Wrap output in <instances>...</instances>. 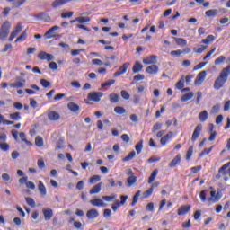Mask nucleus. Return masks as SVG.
Here are the masks:
<instances>
[{"label":"nucleus","mask_w":230,"mask_h":230,"mask_svg":"<svg viewBox=\"0 0 230 230\" xmlns=\"http://www.w3.org/2000/svg\"><path fill=\"white\" fill-rule=\"evenodd\" d=\"M208 118V111H203L199 112V119L201 121V123H204V121H207Z\"/></svg>","instance_id":"obj_23"},{"label":"nucleus","mask_w":230,"mask_h":230,"mask_svg":"<svg viewBox=\"0 0 230 230\" xmlns=\"http://www.w3.org/2000/svg\"><path fill=\"white\" fill-rule=\"evenodd\" d=\"M230 166V162H228L227 164H225L219 170V173L221 174V176L223 177L224 175H227V172H226V170H227V168H229Z\"/></svg>","instance_id":"obj_27"},{"label":"nucleus","mask_w":230,"mask_h":230,"mask_svg":"<svg viewBox=\"0 0 230 230\" xmlns=\"http://www.w3.org/2000/svg\"><path fill=\"white\" fill-rule=\"evenodd\" d=\"M191 209V206L190 205H182L178 208V215H186V213H190V210Z\"/></svg>","instance_id":"obj_14"},{"label":"nucleus","mask_w":230,"mask_h":230,"mask_svg":"<svg viewBox=\"0 0 230 230\" xmlns=\"http://www.w3.org/2000/svg\"><path fill=\"white\" fill-rule=\"evenodd\" d=\"M152 193H154V188H149L147 190H146L143 195L145 199H148V197H150V195H152Z\"/></svg>","instance_id":"obj_52"},{"label":"nucleus","mask_w":230,"mask_h":230,"mask_svg":"<svg viewBox=\"0 0 230 230\" xmlns=\"http://www.w3.org/2000/svg\"><path fill=\"white\" fill-rule=\"evenodd\" d=\"M208 193V190H202L199 194V197L201 199L202 202H206V195Z\"/></svg>","instance_id":"obj_64"},{"label":"nucleus","mask_w":230,"mask_h":230,"mask_svg":"<svg viewBox=\"0 0 230 230\" xmlns=\"http://www.w3.org/2000/svg\"><path fill=\"white\" fill-rule=\"evenodd\" d=\"M27 37L26 31H23L15 40V42H21L22 40H25Z\"/></svg>","instance_id":"obj_53"},{"label":"nucleus","mask_w":230,"mask_h":230,"mask_svg":"<svg viewBox=\"0 0 230 230\" xmlns=\"http://www.w3.org/2000/svg\"><path fill=\"white\" fill-rule=\"evenodd\" d=\"M12 28V23L9 21H5L0 29V40H4L6 37L10 34V29Z\"/></svg>","instance_id":"obj_2"},{"label":"nucleus","mask_w":230,"mask_h":230,"mask_svg":"<svg viewBox=\"0 0 230 230\" xmlns=\"http://www.w3.org/2000/svg\"><path fill=\"white\" fill-rule=\"evenodd\" d=\"M90 203L93 206H97L98 208L103 206V200H102L101 199H91Z\"/></svg>","instance_id":"obj_28"},{"label":"nucleus","mask_w":230,"mask_h":230,"mask_svg":"<svg viewBox=\"0 0 230 230\" xmlns=\"http://www.w3.org/2000/svg\"><path fill=\"white\" fill-rule=\"evenodd\" d=\"M49 67V69H53V71H57V69H58V65L56 62H50Z\"/></svg>","instance_id":"obj_60"},{"label":"nucleus","mask_w":230,"mask_h":230,"mask_svg":"<svg viewBox=\"0 0 230 230\" xmlns=\"http://www.w3.org/2000/svg\"><path fill=\"white\" fill-rule=\"evenodd\" d=\"M218 111H220V104H216L212 107L211 112L213 114H217V112H218Z\"/></svg>","instance_id":"obj_63"},{"label":"nucleus","mask_w":230,"mask_h":230,"mask_svg":"<svg viewBox=\"0 0 230 230\" xmlns=\"http://www.w3.org/2000/svg\"><path fill=\"white\" fill-rule=\"evenodd\" d=\"M102 191V182L97 183L95 186H93L89 193L90 195H96V193H100Z\"/></svg>","instance_id":"obj_19"},{"label":"nucleus","mask_w":230,"mask_h":230,"mask_svg":"<svg viewBox=\"0 0 230 230\" xmlns=\"http://www.w3.org/2000/svg\"><path fill=\"white\" fill-rule=\"evenodd\" d=\"M38 190L41 195L46 196V186H44V183L41 181H39Z\"/></svg>","instance_id":"obj_25"},{"label":"nucleus","mask_w":230,"mask_h":230,"mask_svg":"<svg viewBox=\"0 0 230 230\" xmlns=\"http://www.w3.org/2000/svg\"><path fill=\"white\" fill-rule=\"evenodd\" d=\"M200 132H202V124H199L196 126L192 133L191 141H197V139H199V137L200 136Z\"/></svg>","instance_id":"obj_9"},{"label":"nucleus","mask_w":230,"mask_h":230,"mask_svg":"<svg viewBox=\"0 0 230 230\" xmlns=\"http://www.w3.org/2000/svg\"><path fill=\"white\" fill-rule=\"evenodd\" d=\"M193 155V146H190L187 151L186 154V159L187 161H190L191 159V156Z\"/></svg>","instance_id":"obj_44"},{"label":"nucleus","mask_w":230,"mask_h":230,"mask_svg":"<svg viewBox=\"0 0 230 230\" xmlns=\"http://www.w3.org/2000/svg\"><path fill=\"white\" fill-rule=\"evenodd\" d=\"M224 62H226V56H220L215 59L214 64L215 66H219V64H224Z\"/></svg>","instance_id":"obj_43"},{"label":"nucleus","mask_w":230,"mask_h":230,"mask_svg":"<svg viewBox=\"0 0 230 230\" xmlns=\"http://www.w3.org/2000/svg\"><path fill=\"white\" fill-rule=\"evenodd\" d=\"M175 87L179 90L184 88V75L176 83Z\"/></svg>","instance_id":"obj_38"},{"label":"nucleus","mask_w":230,"mask_h":230,"mask_svg":"<svg viewBox=\"0 0 230 230\" xmlns=\"http://www.w3.org/2000/svg\"><path fill=\"white\" fill-rule=\"evenodd\" d=\"M135 150L137 151V154H141L143 150V140H140L136 146Z\"/></svg>","instance_id":"obj_41"},{"label":"nucleus","mask_w":230,"mask_h":230,"mask_svg":"<svg viewBox=\"0 0 230 230\" xmlns=\"http://www.w3.org/2000/svg\"><path fill=\"white\" fill-rule=\"evenodd\" d=\"M116 84V80L110 79L106 81L105 83L102 84L101 86L103 87H111V85H114Z\"/></svg>","instance_id":"obj_40"},{"label":"nucleus","mask_w":230,"mask_h":230,"mask_svg":"<svg viewBox=\"0 0 230 230\" xmlns=\"http://www.w3.org/2000/svg\"><path fill=\"white\" fill-rule=\"evenodd\" d=\"M163 127V123L157 122L153 126L152 132H156V130H160V128Z\"/></svg>","instance_id":"obj_54"},{"label":"nucleus","mask_w":230,"mask_h":230,"mask_svg":"<svg viewBox=\"0 0 230 230\" xmlns=\"http://www.w3.org/2000/svg\"><path fill=\"white\" fill-rule=\"evenodd\" d=\"M128 199V196H127V195L120 196V201H116V205L118 207L123 206L125 204V202H127Z\"/></svg>","instance_id":"obj_37"},{"label":"nucleus","mask_w":230,"mask_h":230,"mask_svg":"<svg viewBox=\"0 0 230 230\" xmlns=\"http://www.w3.org/2000/svg\"><path fill=\"white\" fill-rule=\"evenodd\" d=\"M136 157V151L130 152L126 157L122 159L123 163H127V161H132V159Z\"/></svg>","instance_id":"obj_33"},{"label":"nucleus","mask_w":230,"mask_h":230,"mask_svg":"<svg viewBox=\"0 0 230 230\" xmlns=\"http://www.w3.org/2000/svg\"><path fill=\"white\" fill-rule=\"evenodd\" d=\"M114 112H116V114H125V112H127V110H125V108L121 106H116L114 108Z\"/></svg>","instance_id":"obj_42"},{"label":"nucleus","mask_w":230,"mask_h":230,"mask_svg":"<svg viewBox=\"0 0 230 230\" xmlns=\"http://www.w3.org/2000/svg\"><path fill=\"white\" fill-rule=\"evenodd\" d=\"M112 215V211H111V209L106 208L103 211V217L104 218H110V217Z\"/></svg>","instance_id":"obj_58"},{"label":"nucleus","mask_w":230,"mask_h":230,"mask_svg":"<svg viewBox=\"0 0 230 230\" xmlns=\"http://www.w3.org/2000/svg\"><path fill=\"white\" fill-rule=\"evenodd\" d=\"M26 84V79H23L22 77H17L16 82L10 84V87L15 88V89H21L24 87Z\"/></svg>","instance_id":"obj_5"},{"label":"nucleus","mask_w":230,"mask_h":230,"mask_svg":"<svg viewBox=\"0 0 230 230\" xmlns=\"http://www.w3.org/2000/svg\"><path fill=\"white\" fill-rule=\"evenodd\" d=\"M86 217L88 220H94V218H98V217H100V213L96 208H92L87 211Z\"/></svg>","instance_id":"obj_10"},{"label":"nucleus","mask_w":230,"mask_h":230,"mask_svg":"<svg viewBox=\"0 0 230 230\" xmlns=\"http://www.w3.org/2000/svg\"><path fill=\"white\" fill-rule=\"evenodd\" d=\"M206 71H201L199 74H198L194 84L196 85H200V84H202V82H204V80H206Z\"/></svg>","instance_id":"obj_12"},{"label":"nucleus","mask_w":230,"mask_h":230,"mask_svg":"<svg viewBox=\"0 0 230 230\" xmlns=\"http://www.w3.org/2000/svg\"><path fill=\"white\" fill-rule=\"evenodd\" d=\"M48 118L50 121H58V119H60V114L57 111H49Z\"/></svg>","instance_id":"obj_16"},{"label":"nucleus","mask_w":230,"mask_h":230,"mask_svg":"<svg viewBox=\"0 0 230 230\" xmlns=\"http://www.w3.org/2000/svg\"><path fill=\"white\" fill-rule=\"evenodd\" d=\"M179 163H181V155H177L174 159L171 161L169 168H175Z\"/></svg>","instance_id":"obj_21"},{"label":"nucleus","mask_w":230,"mask_h":230,"mask_svg":"<svg viewBox=\"0 0 230 230\" xmlns=\"http://www.w3.org/2000/svg\"><path fill=\"white\" fill-rule=\"evenodd\" d=\"M9 118H10L11 119H13L14 121H19V119H21V112L16 111V112H14V113H11V114L9 115Z\"/></svg>","instance_id":"obj_34"},{"label":"nucleus","mask_w":230,"mask_h":230,"mask_svg":"<svg viewBox=\"0 0 230 230\" xmlns=\"http://www.w3.org/2000/svg\"><path fill=\"white\" fill-rule=\"evenodd\" d=\"M34 18L37 19V21H44L45 22H51V16L49 14L40 12L38 14H34Z\"/></svg>","instance_id":"obj_4"},{"label":"nucleus","mask_w":230,"mask_h":230,"mask_svg":"<svg viewBox=\"0 0 230 230\" xmlns=\"http://www.w3.org/2000/svg\"><path fill=\"white\" fill-rule=\"evenodd\" d=\"M120 94L124 100H130V93H128V92L122 90Z\"/></svg>","instance_id":"obj_50"},{"label":"nucleus","mask_w":230,"mask_h":230,"mask_svg":"<svg viewBox=\"0 0 230 230\" xmlns=\"http://www.w3.org/2000/svg\"><path fill=\"white\" fill-rule=\"evenodd\" d=\"M139 80H145V75L141 74L135 75L132 84H136V82H139Z\"/></svg>","instance_id":"obj_49"},{"label":"nucleus","mask_w":230,"mask_h":230,"mask_svg":"<svg viewBox=\"0 0 230 230\" xmlns=\"http://www.w3.org/2000/svg\"><path fill=\"white\" fill-rule=\"evenodd\" d=\"M35 145H37L38 146H44V140L42 139L41 137H37L35 139Z\"/></svg>","instance_id":"obj_46"},{"label":"nucleus","mask_w":230,"mask_h":230,"mask_svg":"<svg viewBox=\"0 0 230 230\" xmlns=\"http://www.w3.org/2000/svg\"><path fill=\"white\" fill-rule=\"evenodd\" d=\"M67 108L69 109V111L71 112L76 113L78 112V111H80V106H78V104L75 103V102H69L67 104Z\"/></svg>","instance_id":"obj_20"},{"label":"nucleus","mask_w":230,"mask_h":230,"mask_svg":"<svg viewBox=\"0 0 230 230\" xmlns=\"http://www.w3.org/2000/svg\"><path fill=\"white\" fill-rule=\"evenodd\" d=\"M25 200L27 204L31 206V208H35V200L33 199V198H25Z\"/></svg>","instance_id":"obj_51"},{"label":"nucleus","mask_w":230,"mask_h":230,"mask_svg":"<svg viewBox=\"0 0 230 230\" xmlns=\"http://www.w3.org/2000/svg\"><path fill=\"white\" fill-rule=\"evenodd\" d=\"M217 13H218V10L217 9H211V10H208L205 13V15L207 17H215L217 16Z\"/></svg>","instance_id":"obj_35"},{"label":"nucleus","mask_w":230,"mask_h":230,"mask_svg":"<svg viewBox=\"0 0 230 230\" xmlns=\"http://www.w3.org/2000/svg\"><path fill=\"white\" fill-rule=\"evenodd\" d=\"M2 179L4 181V182H8L9 181H12V178L10 177V174L4 172L2 174Z\"/></svg>","instance_id":"obj_59"},{"label":"nucleus","mask_w":230,"mask_h":230,"mask_svg":"<svg viewBox=\"0 0 230 230\" xmlns=\"http://www.w3.org/2000/svg\"><path fill=\"white\" fill-rule=\"evenodd\" d=\"M0 150H3L4 152H8V150H10V145H8L7 143H0Z\"/></svg>","instance_id":"obj_45"},{"label":"nucleus","mask_w":230,"mask_h":230,"mask_svg":"<svg viewBox=\"0 0 230 230\" xmlns=\"http://www.w3.org/2000/svg\"><path fill=\"white\" fill-rule=\"evenodd\" d=\"M157 173H159V170H157V169H155L152 172V173H151V175H150V177L148 179V183L149 184H152L153 181H155V177H157Z\"/></svg>","instance_id":"obj_29"},{"label":"nucleus","mask_w":230,"mask_h":230,"mask_svg":"<svg viewBox=\"0 0 230 230\" xmlns=\"http://www.w3.org/2000/svg\"><path fill=\"white\" fill-rule=\"evenodd\" d=\"M143 69V65L139 63V61H136L134 66H133V73H139Z\"/></svg>","instance_id":"obj_24"},{"label":"nucleus","mask_w":230,"mask_h":230,"mask_svg":"<svg viewBox=\"0 0 230 230\" xmlns=\"http://www.w3.org/2000/svg\"><path fill=\"white\" fill-rule=\"evenodd\" d=\"M217 49H212L211 50H209L207 55L203 58V60H208V58H209V57H211V55H213V53H215Z\"/></svg>","instance_id":"obj_61"},{"label":"nucleus","mask_w":230,"mask_h":230,"mask_svg":"<svg viewBox=\"0 0 230 230\" xmlns=\"http://www.w3.org/2000/svg\"><path fill=\"white\" fill-rule=\"evenodd\" d=\"M75 21H77V22H80L81 24H84V22H89L91 21V18L80 16L76 17Z\"/></svg>","instance_id":"obj_39"},{"label":"nucleus","mask_w":230,"mask_h":230,"mask_svg":"<svg viewBox=\"0 0 230 230\" xmlns=\"http://www.w3.org/2000/svg\"><path fill=\"white\" fill-rule=\"evenodd\" d=\"M102 97L103 93L102 92H91L88 93V100H90V102H100Z\"/></svg>","instance_id":"obj_3"},{"label":"nucleus","mask_w":230,"mask_h":230,"mask_svg":"<svg viewBox=\"0 0 230 230\" xmlns=\"http://www.w3.org/2000/svg\"><path fill=\"white\" fill-rule=\"evenodd\" d=\"M172 137H173V132L170 131L165 136L162 137V138L160 140L161 145L163 146H164V145H166V143H168V141H170V139H172Z\"/></svg>","instance_id":"obj_15"},{"label":"nucleus","mask_w":230,"mask_h":230,"mask_svg":"<svg viewBox=\"0 0 230 230\" xmlns=\"http://www.w3.org/2000/svg\"><path fill=\"white\" fill-rule=\"evenodd\" d=\"M139 197H141V190H137L136 194L133 196V201L131 202V206H136V204H137Z\"/></svg>","instance_id":"obj_30"},{"label":"nucleus","mask_w":230,"mask_h":230,"mask_svg":"<svg viewBox=\"0 0 230 230\" xmlns=\"http://www.w3.org/2000/svg\"><path fill=\"white\" fill-rule=\"evenodd\" d=\"M57 30H60V27L58 25H55L49 29L46 33L44 34L45 39H53L57 37L54 32L57 31Z\"/></svg>","instance_id":"obj_7"},{"label":"nucleus","mask_w":230,"mask_h":230,"mask_svg":"<svg viewBox=\"0 0 230 230\" xmlns=\"http://www.w3.org/2000/svg\"><path fill=\"white\" fill-rule=\"evenodd\" d=\"M211 150H213V147L205 148V149L199 154V157H202L203 155H208V154H209V153L211 152Z\"/></svg>","instance_id":"obj_57"},{"label":"nucleus","mask_w":230,"mask_h":230,"mask_svg":"<svg viewBox=\"0 0 230 230\" xmlns=\"http://www.w3.org/2000/svg\"><path fill=\"white\" fill-rule=\"evenodd\" d=\"M82 51H84V49H74V50H71V55H72V57H76V55H80V53H82Z\"/></svg>","instance_id":"obj_62"},{"label":"nucleus","mask_w":230,"mask_h":230,"mask_svg":"<svg viewBox=\"0 0 230 230\" xmlns=\"http://www.w3.org/2000/svg\"><path fill=\"white\" fill-rule=\"evenodd\" d=\"M229 75H230V65L223 68L219 73V75L215 80L214 89H216V91H218L222 89V87H224V84H226V82H227V78H229Z\"/></svg>","instance_id":"obj_1"},{"label":"nucleus","mask_w":230,"mask_h":230,"mask_svg":"<svg viewBox=\"0 0 230 230\" xmlns=\"http://www.w3.org/2000/svg\"><path fill=\"white\" fill-rule=\"evenodd\" d=\"M130 66V63L126 62L124 63L119 68V71L113 74V76H120V75H125L127 73V69Z\"/></svg>","instance_id":"obj_8"},{"label":"nucleus","mask_w":230,"mask_h":230,"mask_svg":"<svg viewBox=\"0 0 230 230\" xmlns=\"http://www.w3.org/2000/svg\"><path fill=\"white\" fill-rule=\"evenodd\" d=\"M42 213L46 221L51 220V218H53V209L49 208H44L42 209Z\"/></svg>","instance_id":"obj_11"},{"label":"nucleus","mask_w":230,"mask_h":230,"mask_svg":"<svg viewBox=\"0 0 230 230\" xmlns=\"http://www.w3.org/2000/svg\"><path fill=\"white\" fill-rule=\"evenodd\" d=\"M109 98L111 103H118V102H119V95L117 93H111Z\"/></svg>","instance_id":"obj_26"},{"label":"nucleus","mask_w":230,"mask_h":230,"mask_svg":"<svg viewBox=\"0 0 230 230\" xmlns=\"http://www.w3.org/2000/svg\"><path fill=\"white\" fill-rule=\"evenodd\" d=\"M7 3H11L13 5V8H20V6H22L26 3V0H6Z\"/></svg>","instance_id":"obj_17"},{"label":"nucleus","mask_w":230,"mask_h":230,"mask_svg":"<svg viewBox=\"0 0 230 230\" xmlns=\"http://www.w3.org/2000/svg\"><path fill=\"white\" fill-rule=\"evenodd\" d=\"M40 84L42 85V87H49V85H51V83L46 79H40Z\"/></svg>","instance_id":"obj_55"},{"label":"nucleus","mask_w":230,"mask_h":230,"mask_svg":"<svg viewBox=\"0 0 230 230\" xmlns=\"http://www.w3.org/2000/svg\"><path fill=\"white\" fill-rule=\"evenodd\" d=\"M193 96H195V93H193V92H189L188 93H185L184 95L181 96V102H188L191 100Z\"/></svg>","instance_id":"obj_22"},{"label":"nucleus","mask_w":230,"mask_h":230,"mask_svg":"<svg viewBox=\"0 0 230 230\" xmlns=\"http://www.w3.org/2000/svg\"><path fill=\"white\" fill-rule=\"evenodd\" d=\"M74 13V12L63 13H61V17L62 19H67L69 17H73Z\"/></svg>","instance_id":"obj_56"},{"label":"nucleus","mask_w":230,"mask_h":230,"mask_svg":"<svg viewBox=\"0 0 230 230\" xmlns=\"http://www.w3.org/2000/svg\"><path fill=\"white\" fill-rule=\"evenodd\" d=\"M20 138L22 139V141H23L24 143H26V145H31V142L28 141L26 139V133L25 132H21L20 133Z\"/></svg>","instance_id":"obj_48"},{"label":"nucleus","mask_w":230,"mask_h":230,"mask_svg":"<svg viewBox=\"0 0 230 230\" xmlns=\"http://www.w3.org/2000/svg\"><path fill=\"white\" fill-rule=\"evenodd\" d=\"M156 60H157V56L151 55L150 57L143 59V64H146V66L150 64H155V62H157Z\"/></svg>","instance_id":"obj_18"},{"label":"nucleus","mask_w":230,"mask_h":230,"mask_svg":"<svg viewBox=\"0 0 230 230\" xmlns=\"http://www.w3.org/2000/svg\"><path fill=\"white\" fill-rule=\"evenodd\" d=\"M38 58L40 60H47L48 62H51L55 58V56L52 54H48L46 51H40L38 54Z\"/></svg>","instance_id":"obj_6"},{"label":"nucleus","mask_w":230,"mask_h":230,"mask_svg":"<svg viewBox=\"0 0 230 230\" xmlns=\"http://www.w3.org/2000/svg\"><path fill=\"white\" fill-rule=\"evenodd\" d=\"M206 48H208V46H204V45H200V47L199 48H198V49H193V51L195 52V53H198V54H200V53H202L203 51H206Z\"/></svg>","instance_id":"obj_47"},{"label":"nucleus","mask_w":230,"mask_h":230,"mask_svg":"<svg viewBox=\"0 0 230 230\" xmlns=\"http://www.w3.org/2000/svg\"><path fill=\"white\" fill-rule=\"evenodd\" d=\"M102 181V177L100 175H93L89 179L90 184H96V182H100Z\"/></svg>","instance_id":"obj_31"},{"label":"nucleus","mask_w":230,"mask_h":230,"mask_svg":"<svg viewBox=\"0 0 230 230\" xmlns=\"http://www.w3.org/2000/svg\"><path fill=\"white\" fill-rule=\"evenodd\" d=\"M174 40L178 46H186L188 41L182 38H174Z\"/></svg>","instance_id":"obj_36"},{"label":"nucleus","mask_w":230,"mask_h":230,"mask_svg":"<svg viewBox=\"0 0 230 230\" xmlns=\"http://www.w3.org/2000/svg\"><path fill=\"white\" fill-rule=\"evenodd\" d=\"M146 73H148V75H157L159 73V66L157 65H151L146 68Z\"/></svg>","instance_id":"obj_13"},{"label":"nucleus","mask_w":230,"mask_h":230,"mask_svg":"<svg viewBox=\"0 0 230 230\" xmlns=\"http://www.w3.org/2000/svg\"><path fill=\"white\" fill-rule=\"evenodd\" d=\"M127 181H128V186L130 188V186H134V184H136V182L137 181V177L129 176Z\"/></svg>","instance_id":"obj_32"}]
</instances>
